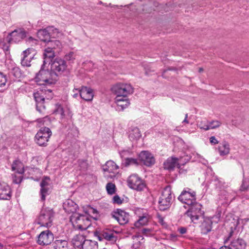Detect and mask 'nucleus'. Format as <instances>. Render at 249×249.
<instances>
[{
    "mask_svg": "<svg viewBox=\"0 0 249 249\" xmlns=\"http://www.w3.org/2000/svg\"><path fill=\"white\" fill-rule=\"evenodd\" d=\"M111 90L114 94L116 95L115 102L117 105L118 109L123 110L130 104L127 95L133 92V88L129 84L118 83L113 86Z\"/></svg>",
    "mask_w": 249,
    "mask_h": 249,
    "instance_id": "1",
    "label": "nucleus"
},
{
    "mask_svg": "<svg viewBox=\"0 0 249 249\" xmlns=\"http://www.w3.org/2000/svg\"><path fill=\"white\" fill-rule=\"evenodd\" d=\"M33 80L37 85L47 88V86L55 85L58 80V78L54 77L48 65L43 62L41 65L39 71L35 74Z\"/></svg>",
    "mask_w": 249,
    "mask_h": 249,
    "instance_id": "2",
    "label": "nucleus"
},
{
    "mask_svg": "<svg viewBox=\"0 0 249 249\" xmlns=\"http://www.w3.org/2000/svg\"><path fill=\"white\" fill-rule=\"evenodd\" d=\"M118 233L109 229H97L94 231V236L100 241H107L110 244H114L118 239Z\"/></svg>",
    "mask_w": 249,
    "mask_h": 249,
    "instance_id": "3",
    "label": "nucleus"
},
{
    "mask_svg": "<svg viewBox=\"0 0 249 249\" xmlns=\"http://www.w3.org/2000/svg\"><path fill=\"white\" fill-rule=\"evenodd\" d=\"M48 65V66L50 65V69L52 74L56 78H58L59 74L64 72L68 67L66 60L59 56H56L55 59L51 61V63L50 62Z\"/></svg>",
    "mask_w": 249,
    "mask_h": 249,
    "instance_id": "4",
    "label": "nucleus"
},
{
    "mask_svg": "<svg viewBox=\"0 0 249 249\" xmlns=\"http://www.w3.org/2000/svg\"><path fill=\"white\" fill-rule=\"evenodd\" d=\"M52 135V132L50 128L46 126L41 127L35 136V142L40 146L46 147Z\"/></svg>",
    "mask_w": 249,
    "mask_h": 249,
    "instance_id": "5",
    "label": "nucleus"
},
{
    "mask_svg": "<svg viewBox=\"0 0 249 249\" xmlns=\"http://www.w3.org/2000/svg\"><path fill=\"white\" fill-rule=\"evenodd\" d=\"M189 206V209L186 211L185 214H187L190 218H213L211 216H205L204 211L202 210V205L196 201L193 202L192 204H187Z\"/></svg>",
    "mask_w": 249,
    "mask_h": 249,
    "instance_id": "6",
    "label": "nucleus"
},
{
    "mask_svg": "<svg viewBox=\"0 0 249 249\" xmlns=\"http://www.w3.org/2000/svg\"><path fill=\"white\" fill-rule=\"evenodd\" d=\"M33 97L36 104H38L41 102H45V98L49 100L53 99V93L52 89L41 87L38 88L36 91L34 92Z\"/></svg>",
    "mask_w": 249,
    "mask_h": 249,
    "instance_id": "7",
    "label": "nucleus"
},
{
    "mask_svg": "<svg viewBox=\"0 0 249 249\" xmlns=\"http://www.w3.org/2000/svg\"><path fill=\"white\" fill-rule=\"evenodd\" d=\"M138 160L140 163L150 167L156 162L154 155L149 151L143 150L138 154Z\"/></svg>",
    "mask_w": 249,
    "mask_h": 249,
    "instance_id": "8",
    "label": "nucleus"
},
{
    "mask_svg": "<svg viewBox=\"0 0 249 249\" xmlns=\"http://www.w3.org/2000/svg\"><path fill=\"white\" fill-rule=\"evenodd\" d=\"M63 207L66 212L72 213L69 218H80L84 216L83 214L79 213L78 205L72 200H68L64 203Z\"/></svg>",
    "mask_w": 249,
    "mask_h": 249,
    "instance_id": "9",
    "label": "nucleus"
},
{
    "mask_svg": "<svg viewBox=\"0 0 249 249\" xmlns=\"http://www.w3.org/2000/svg\"><path fill=\"white\" fill-rule=\"evenodd\" d=\"M77 91L81 99L87 101L91 102L94 97L93 89L89 87L82 86L79 89H74L73 91Z\"/></svg>",
    "mask_w": 249,
    "mask_h": 249,
    "instance_id": "10",
    "label": "nucleus"
},
{
    "mask_svg": "<svg viewBox=\"0 0 249 249\" xmlns=\"http://www.w3.org/2000/svg\"><path fill=\"white\" fill-rule=\"evenodd\" d=\"M36 54V50L33 48H28L22 53L23 57L21 59V64L23 66L30 67L31 64H30V60H28V57L30 56V59H36L35 57Z\"/></svg>",
    "mask_w": 249,
    "mask_h": 249,
    "instance_id": "11",
    "label": "nucleus"
},
{
    "mask_svg": "<svg viewBox=\"0 0 249 249\" xmlns=\"http://www.w3.org/2000/svg\"><path fill=\"white\" fill-rule=\"evenodd\" d=\"M73 228L80 231H86L91 225L90 219H70Z\"/></svg>",
    "mask_w": 249,
    "mask_h": 249,
    "instance_id": "12",
    "label": "nucleus"
},
{
    "mask_svg": "<svg viewBox=\"0 0 249 249\" xmlns=\"http://www.w3.org/2000/svg\"><path fill=\"white\" fill-rule=\"evenodd\" d=\"M53 239V235L49 230L42 231L38 236L37 243L40 245H48Z\"/></svg>",
    "mask_w": 249,
    "mask_h": 249,
    "instance_id": "13",
    "label": "nucleus"
},
{
    "mask_svg": "<svg viewBox=\"0 0 249 249\" xmlns=\"http://www.w3.org/2000/svg\"><path fill=\"white\" fill-rule=\"evenodd\" d=\"M28 33V32L23 28H19L10 32L9 35L11 36L13 35V37L15 38V42H17L25 39L27 37Z\"/></svg>",
    "mask_w": 249,
    "mask_h": 249,
    "instance_id": "14",
    "label": "nucleus"
},
{
    "mask_svg": "<svg viewBox=\"0 0 249 249\" xmlns=\"http://www.w3.org/2000/svg\"><path fill=\"white\" fill-rule=\"evenodd\" d=\"M56 54L54 50H53L52 48H46L44 50L43 53V62H45V64L47 65L51 61H53L56 58Z\"/></svg>",
    "mask_w": 249,
    "mask_h": 249,
    "instance_id": "15",
    "label": "nucleus"
},
{
    "mask_svg": "<svg viewBox=\"0 0 249 249\" xmlns=\"http://www.w3.org/2000/svg\"><path fill=\"white\" fill-rule=\"evenodd\" d=\"M88 232L86 231L84 234L79 233L78 234L75 235L72 239V244L75 248L78 249H82L83 245L84 244V240H86L85 237L88 234Z\"/></svg>",
    "mask_w": 249,
    "mask_h": 249,
    "instance_id": "16",
    "label": "nucleus"
},
{
    "mask_svg": "<svg viewBox=\"0 0 249 249\" xmlns=\"http://www.w3.org/2000/svg\"><path fill=\"white\" fill-rule=\"evenodd\" d=\"M178 160L177 157L174 156L168 158L163 162V165L164 169L168 171H173Z\"/></svg>",
    "mask_w": 249,
    "mask_h": 249,
    "instance_id": "17",
    "label": "nucleus"
},
{
    "mask_svg": "<svg viewBox=\"0 0 249 249\" xmlns=\"http://www.w3.org/2000/svg\"><path fill=\"white\" fill-rule=\"evenodd\" d=\"M142 179V178L137 174H132L127 179V185L130 189H133Z\"/></svg>",
    "mask_w": 249,
    "mask_h": 249,
    "instance_id": "18",
    "label": "nucleus"
},
{
    "mask_svg": "<svg viewBox=\"0 0 249 249\" xmlns=\"http://www.w3.org/2000/svg\"><path fill=\"white\" fill-rule=\"evenodd\" d=\"M45 47L46 48H52L53 50L58 49L59 51H61L62 45L61 42L56 39H49L45 42Z\"/></svg>",
    "mask_w": 249,
    "mask_h": 249,
    "instance_id": "19",
    "label": "nucleus"
},
{
    "mask_svg": "<svg viewBox=\"0 0 249 249\" xmlns=\"http://www.w3.org/2000/svg\"><path fill=\"white\" fill-rule=\"evenodd\" d=\"M49 31H50L47 29V27L38 30L36 33L37 37L40 41L46 42L50 39Z\"/></svg>",
    "mask_w": 249,
    "mask_h": 249,
    "instance_id": "20",
    "label": "nucleus"
},
{
    "mask_svg": "<svg viewBox=\"0 0 249 249\" xmlns=\"http://www.w3.org/2000/svg\"><path fill=\"white\" fill-rule=\"evenodd\" d=\"M211 219H204L202 222L200 228L201 233L204 234H206L211 231L212 222Z\"/></svg>",
    "mask_w": 249,
    "mask_h": 249,
    "instance_id": "21",
    "label": "nucleus"
},
{
    "mask_svg": "<svg viewBox=\"0 0 249 249\" xmlns=\"http://www.w3.org/2000/svg\"><path fill=\"white\" fill-rule=\"evenodd\" d=\"M82 210L84 213L89 216L87 218H97L90 215L92 214H98L99 213L98 211L96 208L92 207L90 205H87L82 207Z\"/></svg>",
    "mask_w": 249,
    "mask_h": 249,
    "instance_id": "22",
    "label": "nucleus"
},
{
    "mask_svg": "<svg viewBox=\"0 0 249 249\" xmlns=\"http://www.w3.org/2000/svg\"><path fill=\"white\" fill-rule=\"evenodd\" d=\"M142 136L141 131L137 127H135L129 131L128 138L130 141H137Z\"/></svg>",
    "mask_w": 249,
    "mask_h": 249,
    "instance_id": "23",
    "label": "nucleus"
},
{
    "mask_svg": "<svg viewBox=\"0 0 249 249\" xmlns=\"http://www.w3.org/2000/svg\"><path fill=\"white\" fill-rule=\"evenodd\" d=\"M52 249H68V242L65 240H55L52 244Z\"/></svg>",
    "mask_w": 249,
    "mask_h": 249,
    "instance_id": "24",
    "label": "nucleus"
},
{
    "mask_svg": "<svg viewBox=\"0 0 249 249\" xmlns=\"http://www.w3.org/2000/svg\"><path fill=\"white\" fill-rule=\"evenodd\" d=\"M98 244L96 241L91 240H84L82 249H98Z\"/></svg>",
    "mask_w": 249,
    "mask_h": 249,
    "instance_id": "25",
    "label": "nucleus"
},
{
    "mask_svg": "<svg viewBox=\"0 0 249 249\" xmlns=\"http://www.w3.org/2000/svg\"><path fill=\"white\" fill-rule=\"evenodd\" d=\"M52 193V189L49 187H41L39 191L40 201L44 202L46 200V196L50 195Z\"/></svg>",
    "mask_w": 249,
    "mask_h": 249,
    "instance_id": "26",
    "label": "nucleus"
},
{
    "mask_svg": "<svg viewBox=\"0 0 249 249\" xmlns=\"http://www.w3.org/2000/svg\"><path fill=\"white\" fill-rule=\"evenodd\" d=\"M222 146H218V149L220 156H225L228 155L230 152V145L229 143L224 141L222 143Z\"/></svg>",
    "mask_w": 249,
    "mask_h": 249,
    "instance_id": "27",
    "label": "nucleus"
},
{
    "mask_svg": "<svg viewBox=\"0 0 249 249\" xmlns=\"http://www.w3.org/2000/svg\"><path fill=\"white\" fill-rule=\"evenodd\" d=\"M184 189L186 190V195H189V197H191L192 198L189 197H184L185 200L187 201L186 204H192L193 202H196V193L195 191L190 192L191 189L189 188H186Z\"/></svg>",
    "mask_w": 249,
    "mask_h": 249,
    "instance_id": "28",
    "label": "nucleus"
},
{
    "mask_svg": "<svg viewBox=\"0 0 249 249\" xmlns=\"http://www.w3.org/2000/svg\"><path fill=\"white\" fill-rule=\"evenodd\" d=\"M232 249H245L246 243L242 239H238L237 240L231 242V244Z\"/></svg>",
    "mask_w": 249,
    "mask_h": 249,
    "instance_id": "29",
    "label": "nucleus"
},
{
    "mask_svg": "<svg viewBox=\"0 0 249 249\" xmlns=\"http://www.w3.org/2000/svg\"><path fill=\"white\" fill-rule=\"evenodd\" d=\"M54 212L53 209L50 207L43 208L40 212L42 216L47 217V218H53L54 217Z\"/></svg>",
    "mask_w": 249,
    "mask_h": 249,
    "instance_id": "30",
    "label": "nucleus"
},
{
    "mask_svg": "<svg viewBox=\"0 0 249 249\" xmlns=\"http://www.w3.org/2000/svg\"><path fill=\"white\" fill-rule=\"evenodd\" d=\"M11 73L16 78H21L25 77L24 72L18 67H14L12 68Z\"/></svg>",
    "mask_w": 249,
    "mask_h": 249,
    "instance_id": "31",
    "label": "nucleus"
},
{
    "mask_svg": "<svg viewBox=\"0 0 249 249\" xmlns=\"http://www.w3.org/2000/svg\"><path fill=\"white\" fill-rule=\"evenodd\" d=\"M158 202L159 210L161 211H164L168 209L171 205V204H169V202H167V200L161 197L159 198Z\"/></svg>",
    "mask_w": 249,
    "mask_h": 249,
    "instance_id": "32",
    "label": "nucleus"
},
{
    "mask_svg": "<svg viewBox=\"0 0 249 249\" xmlns=\"http://www.w3.org/2000/svg\"><path fill=\"white\" fill-rule=\"evenodd\" d=\"M135 215L139 218H147V210L146 209L137 208L134 212Z\"/></svg>",
    "mask_w": 249,
    "mask_h": 249,
    "instance_id": "33",
    "label": "nucleus"
},
{
    "mask_svg": "<svg viewBox=\"0 0 249 249\" xmlns=\"http://www.w3.org/2000/svg\"><path fill=\"white\" fill-rule=\"evenodd\" d=\"M47 29L49 30V37L50 39H56L58 37V34L60 33L59 30L57 28H54L53 26H47Z\"/></svg>",
    "mask_w": 249,
    "mask_h": 249,
    "instance_id": "34",
    "label": "nucleus"
},
{
    "mask_svg": "<svg viewBox=\"0 0 249 249\" xmlns=\"http://www.w3.org/2000/svg\"><path fill=\"white\" fill-rule=\"evenodd\" d=\"M107 194L108 195H113L115 194L117 191V188L115 184L112 182H108L106 186Z\"/></svg>",
    "mask_w": 249,
    "mask_h": 249,
    "instance_id": "35",
    "label": "nucleus"
},
{
    "mask_svg": "<svg viewBox=\"0 0 249 249\" xmlns=\"http://www.w3.org/2000/svg\"><path fill=\"white\" fill-rule=\"evenodd\" d=\"M125 167H128L130 165L134 164L136 165H139L140 164L138 160V157L136 158H126L125 159V161L123 163Z\"/></svg>",
    "mask_w": 249,
    "mask_h": 249,
    "instance_id": "36",
    "label": "nucleus"
},
{
    "mask_svg": "<svg viewBox=\"0 0 249 249\" xmlns=\"http://www.w3.org/2000/svg\"><path fill=\"white\" fill-rule=\"evenodd\" d=\"M221 123L218 121H212L209 122V125L206 127H203L204 130H208L210 129H214L220 126Z\"/></svg>",
    "mask_w": 249,
    "mask_h": 249,
    "instance_id": "37",
    "label": "nucleus"
},
{
    "mask_svg": "<svg viewBox=\"0 0 249 249\" xmlns=\"http://www.w3.org/2000/svg\"><path fill=\"white\" fill-rule=\"evenodd\" d=\"M77 162L81 171L85 172L88 170L89 164L87 160L79 159Z\"/></svg>",
    "mask_w": 249,
    "mask_h": 249,
    "instance_id": "38",
    "label": "nucleus"
},
{
    "mask_svg": "<svg viewBox=\"0 0 249 249\" xmlns=\"http://www.w3.org/2000/svg\"><path fill=\"white\" fill-rule=\"evenodd\" d=\"M177 4H178L177 2H174V1H168L165 4L164 7V10L165 12H168L169 11L173 10L176 7H177Z\"/></svg>",
    "mask_w": 249,
    "mask_h": 249,
    "instance_id": "39",
    "label": "nucleus"
},
{
    "mask_svg": "<svg viewBox=\"0 0 249 249\" xmlns=\"http://www.w3.org/2000/svg\"><path fill=\"white\" fill-rule=\"evenodd\" d=\"M12 196V190H8L7 192H3L0 194V200H10Z\"/></svg>",
    "mask_w": 249,
    "mask_h": 249,
    "instance_id": "40",
    "label": "nucleus"
},
{
    "mask_svg": "<svg viewBox=\"0 0 249 249\" xmlns=\"http://www.w3.org/2000/svg\"><path fill=\"white\" fill-rule=\"evenodd\" d=\"M144 188H147V185L144 180L142 179L140 182L136 185L132 190L137 191H142Z\"/></svg>",
    "mask_w": 249,
    "mask_h": 249,
    "instance_id": "41",
    "label": "nucleus"
},
{
    "mask_svg": "<svg viewBox=\"0 0 249 249\" xmlns=\"http://www.w3.org/2000/svg\"><path fill=\"white\" fill-rule=\"evenodd\" d=\"M249 190V178H245L243 179L242 184L240 186L241 191H246Z\"/></svg>",
    "mask_w": 249,
    "mask_h": 249,
    "instance_id": "42",
    "label": "nucleus"
},
{
    "mask_svg": "<svg viewBox=\"0 0 249 249\" xmlns=\"http://www.w3.org/2000/svg\"><path fill=\"white\" fill-rule=\"evenodd\" d=\"M124 210L121 209H117L112 212L111 214L112 218H119L120 216L123 217Z\"/></svg>",
    "mask_w": 249,
    "mask_h": 249,
    "instance_id": "43",
    "label": "nucleus"
},
{
    "mask_svg": "<svg viewBox=\"0 0 249 249\" xmlns=\"http://www.w3.org/2000/svg\"><path fill=\"white\" fill-rule=\"evenodd\" d=\"M51 180V178L49 176H44L42 177L41 182H40V187H49L50 183L49 181Z\"/></svg>",
    "mask_w": 249,
    "mask_h": 249,
    "instance_id": "44",
    "label": "nucleus"
},
{
    "mask_svg": "<svg viewBox=\"0 0 249 249\" xmlns=\"http://www.w3.org/2000/svg\"><path fill=\"white\" fill-rule=\"evenodd\" d=\"M23 166L22 162L18 160H15L11 166L12 171H17L18 169L21 168Z\"/></svg>",
    "mask_w": 249,
    "mask_h": 249,
    "instance_id": "45",
    "label": "nucleus"
},
{
    "mask_svg": "<svg viewBox=\"0 0 249 249\" xmlns=\"http://www.w3.org/2000/svg\"><path fill=\"white\" fill-rule=\"evenodd\" d=\"M105 166H107L108 167V166L110 167L112 171L115 170H117L119 168V166L112 160L107 161L105 163Z\"/></svg>",
    "mask_w": 249,
    "mask_h": 249,
    "instance_id": "46",
    "label": "nucleus"
},
{
    "mask_svg": "<svg viewBox=\"0 0 249 249\" xmlns=\"http://www.w3.org/2000/svg\"><path fill=\"white\" fill-rule=\"evenodd\" d=\"M7 81V78L6 75L0 71V87H4Z\"/></svg>",
    "mask_w": 249,
    "mask_h": 249,
    "instance_id": "47",
    "label": "nucleus"
},
{
    "mask_svg": "<svg viewBox=\"0 0 249 249\" xmlns=\"http://www.w3.org/2000/svg\"><path fill=\"white\" fill-rule=\"evenodd\" d=\"M124 198H121L118 195H115L112 197V203L118 205L122 204L124 202Z\"/></svg>",
    "mask_w": 249,
    "mask_h": 249,
    "instance_id": "48",
    "label": "nucleus"
},
{
    "mask_svg": "<svg viewBox=\"0 0 249 249\" xmlns=\"http://www.w3.org/2000/svg\"><path fill=\"white\" fill-rule=\"evenodd\" d=\"M148 219H138V220L135 223V226L137 228H139L141 226L146 225L148 222Z\"/></svg>",
    "mask_w": 249,
    "mask_h": 249,
    "instance_id": "49",
    "label": "nucleus"
},
{
    "mask_svg": "<svg viewBox=\"0 0 249 249\" xmlns=\"http://www.w3.org/2000/svg\"><path fill=\"white\" fill-rule=\"evenodd\" d=\"M45 102H42L39 104H36V108L40 113H43V110L46 109V107L45 106Z\"/></svg>",
    "mask_w": 249,
    "mask_h": 249,
    "instance_id": "50",
    "label": "nucleus"
},
{
    "mask_svg": "<svg viewBox=\"0 0 249 249\" xmlns=\"http://www.w3.org/2000/svg\"><path fill=\"white\" fill-rule=\"evenodd\" d=\"M8 190H10V187L7 184L4 182H0V194L3 192H7Z\"/></svg>",
    "mask_w": 249,
    "mask_h": 249,
    "instance_id": "51",
    "label": "nucleus"
},
{
    "mask_svg": "<svg viewBox=\"0 0 249 249\" xmlns=\"http://www.w3.org/2000/svg\"><path fill=\"white\" fill-rule=\"evenodd\" d=\"M64 109L63 107L61 105V104L57 103L55 104V108L52 111L53 114H59L61 112V109Z\"/></svg>",
    "mask_w": 249,
    "mask_h": 249,
    "instance_id": "52",
    "label": "nucleus"
},
{
    "mask_svg": "<svg viewBox=\"0 0 249 249\" xmlns=\"http://www.w3.org/2000/svg\"><path fill=\"white\" fill-rule=\"evenodd\" d=\"M192 156L190 155H185L180 158L179 160L182 162V165H184L186 163L190 160Z\"/></svg>",
    "mask_w": 249,
    "mask_h": 249,
    "instance_id": "53",
    "label": "nucleus"
},
{
    "mask_svg": "<svg viewBox=\"0 0 249 249\" xmlns=\"http://www.w3.org/2000/svg\"><path fill=\"white\" fill-rule=\"evenodd\" d=\"M186 189H184L180 194V195L178 196V199L179 201L181 202L182 203L186 204V202H187V201L185 200L184 197L186 195Z\"/></svg>",
    "mask_w": 249,
    "mask_h": 249,
    "instance_id": "54",
    "label": "nucleus"
},
{
    "mask_svg": "<svg viewBox=\"0 0 249 249\" xmlns=\"http://www.w3.org/2000/svg\"><path fill=\"white\" fill-rule=\"evenodd\" d=\"M46 121H48L49 123L51 122L50 118L48 115L46 116L45 117L42 118H38L36 120V122L38 124H44V122Z\"/></svg>",
    "mask_w": 249,
    "mask_h": 249,
    "instance_id": "55",
    "label": "nucleus"
},
{
    "mask_svg": "<svg viewBox=\"0 0 249 249\" xmlns=\"http://www.w3.org/2000/svg\"><path fill=\"white\" fill-rule=\"evenodd\" d=\"M23 177L22 176H20L19 177H17L16 175L13 177V182L16 184H20L23 180Z\"/></svg>",
    "mask_w": 249,
    "mask_h": 249,
    "instance_id": "56",
    "label": "nucleus"
},
{
    "mask_svg": "<svg viewBox=\"0 0 249 249\" xmlns=\"http://www.w3.org/2000/svg\"><path fill=\"white\" fill-rule=\"evenodd\" d=\"M73 54L74 53L73 52H70L66 54L64 56L65 60L71 61L74 60L75 58L73 57Z\"/></svg>",
    "mask_w": 249,
    "mask_h": 249,
    "instance_id": "57",
    "label": "nucleus"
},
{
    "mask_svg": "<svg viewBox=\"0 0 249 249\" xmlns=\"http://www.w3.org/2000/svg\"><path fill=\"white\" fill-rule=\"evenodd\" d=\"M10 46L6 45V43L3 44V47L2 48V50H1V51H2V53L4 52L5 53V55H7V54H10Z\"/></svg>",
    "mask_w": 249,
    "mask_h": 249,
    "instance_id": "58",
    "label": "nucleus"
},
{
    "mask_svg": "<svg viewBox=\"0 0 249 249\" xmlns=\"http://www.w3.org/2000/svg\"><path fill=\"white\" fill-rule=\"evenodd\" d=\"M210 142L212 145H215L218 144L219 141L216 139L215 137L213 136L210 137Z\"/></svg>",
    "mask_w": 249,
    "mask_h": 249,
    "instance_id": "59",
    "label": "nucleus"
},
{
    "mask_svg": "<svg viewBox=\"0 0 249 249\" xmlns=\"http://www.w3.org/2000/svg\"><path fill=\"white\" fill-rule=\"evenodd\" d=\"M144 74L145 75L147 76H150L151 75V73L153 72V71H152L148 66L144 67Z\"/></svg>",
    "mask_w": 249,
    "mask_h": 249,
    "instance_id": "60",
    "label": "nucleus"
},
{
    "mask_svg": "<svg viewBox=\"0 0 249 249\" xmlns=\"http://www.w3.org/2000/svg\"><path fill=\"white\" fill-rule=\"evenodd\" d=\"M6 40L8 43L10 44L12 41L15 42V38L13 37V35L10 36L9 33H8L7 36L6 37Z\"/></svg>",
    "mask_w": 249,
    "mask_h": 249,
    "instance_id": "61",
    "label": "nucleus"
},
{
    "mask_svg": "<svg viewBox=\"0 0 249 249\" xmlns=\"http://www.w3.org/2000/svg\"><path fill=\"white\" fill-rule=\"evenodd\" d=\"M121 225H124L128 222V219H115Z\"/></svg>",
    "mask_w": 249,
    "mask_h": 249,
    "instance_id": "62",
    "label": "nucleus"
},
{
    "mask_svg": "<svg viewBox=\"0 0 249 249\" xmlns=\"http://www.w3.org/2000/svg\"><path fill=\"white\" fill-rule=\"evenodd\" d=\"M214 181L215 182H217V183L215 184L216 188H218L220 189L221 187L223 186L222 182L219 180L218 178L217 177L215 178Z\"/></svg>",
    "mask_w": 249,
    "mask_h": 249,
    "instance_id": "63",
    "label": "nucleus"
},
{
    "mask_svg": "<svg viewBox=\"0 0 249 249\" xmlns=\"http://www.w3.org/2000/svg\"><path fill=\"white\" fill-rule=\"evenodd\" d=\"M172 198V195H171V189H169L168 192V196L164 199L165 200H167V202H169V204H171V200Z\"/></svg>",
    "mask_w": 249,
    "mask_h": 249,
    "instance_id": "64",
    "label": "nucleus"
}]
</instances>
